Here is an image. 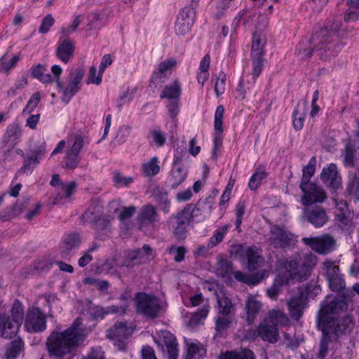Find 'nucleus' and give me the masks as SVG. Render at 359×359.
I'll return each instance as SVG.
<instances>
[{
	"label": "nucleus",
	"mask_w": 359,
	"mask_h": 359,
	"mask_svg": "<svg viewBox=\"0 0 359 359\" xmlns=\"http://www.w3.org/2000/svg\"><path fill=\"white\" fill-rule=\"evenodd\" d=\"M350 301L351 299L342 294V297L324 303L319 310L317 325L323 333L318 352L320 358H323L327 355L329 343L337 341L341 335L351 330L352 319L350 316H345L341 319L332 316L333 314L347 310L348 302Z\"/></svg>",
	"instance_id": "nucleus-1"
},
{
	"label": "nucleus",
	"mask_w": 359,
	"mask_h": 359,
	"mask_svg": "<svg viewBox=\"0 0 359 359\" xmlns=\"http://www.w3.org/2000/svg\"><path fill=\"white\" fill-rule=\"evenodd\" d=\"M85 337L82 320L80 318H77L66 330L52 332L47 339L46 347L50 355L60 358L72 353Z\"/></svg>",
	"instance_id": "nucleus-2"
},
{
	"label": "nucleus",
	"mask_w": 359,
	"mask_h": 359,
	"mask_svg": "<svg viewBox=\"0 0 359 359\" xmlns=\"http://www.w3.org/2000/svg\"><path fill=\"white\" fill-rule=\"evenodd\" d=\"M341 22L340 20H334L330 25L320 29L311 39V42L317 47V51L322 60H329L335 57L339 45H336L330 40L331 33L339 31Z\"/></svg>",
	"instance_id": "nucleus-3"
},
{
	"label": "nucleus",
	"mask_w": 359,
	"mask_h": 359,
	"mask_svg": "<svg viewBox=\"0 0 359 359\" xmlns=\"http://www.w3.org/2000/svg\"><path fill=\"white\" fill-rule=\"evenodd\" d=\"M213 205V198L209 196L204 201H200L194 206L191 204L187 205L175 217L176 221L173 224V233L176 238L184 239L186 236L187 229L194 216L195 211H206L210 213Z\"/></svg>",
	"instance_id": "nucleus-4"
},
{
	"label": "nucleus",
	"mask_w": 359,
	"mask_h": 359,
	"mask_svg": "<svg viewBox=\"0 0 359 359\" xmlns=\"http://www.w3.org/2000/svg\"><path fill=\"white\" fill-rule=\"evenodd\" d=\"M10 313V316L0 313V336L6 339L15 336L24 320L23 306L19 300L14 301Z\"/></svg>",
	"instance_id": "nucleus-5"
},
{
	"label": "nucleus",
	"mask_w": 359,
	"mask_h": 359,
	"mask_svg": "<svg viewBox=\"0 0 359 359\" xmlns=\"http://www.w3.org/2000/svg\"><path fill=\"white\" fill-rule=\"evenodd\" d=\"M231 253L238 256L242 262H246L248 269L250 271L257 270L264 266V257L262 255V250L255 245L246 248L241 245H236L231 247Z\"/></svg>",
	"instance_id": "nucleus-6"
},
{
	"label": "nucleus",
	"mask_w": 359,
	"mask_h": 359,
	"mask_svg": "<svg viewBox=\"0 0 359 359\" xmlns=\"http://www.w3.org/2000/svg\"><path fill=\"white\" fill-rule=\"evenodd\" d=\"M136 311L147 318L154 319L158 316L161 309L160 300L154 295L144 292L137 293L135 299Z\"/></svg>",
	"instance_id": "nucleus-7"
},
{
	"label": "nucleus",
	"mask_w": 359,
	"mask_h": 359,
	"mask_svg": "<svg viewBox=\"0 0 359 359\" xmlns=\"http://www.w3.org/2000/svg\"><path fill=\"white\" fill-rule=\"evenodd\" d=\"M199 1L200 0H191L190 4L184 6L179 13L175 26L177 35L184 36L190 32Z\"/></svg>",
	"instance_id": "nucleus-8"
},
{
	"label": "nucleus",
	"mask_w": 359,
	"mask_h": 359,
	"mask_svg": "<svg viewBox=\"0 0 359 359\" xmlns=\"http://www.w3.org/2000/svg\"><path fill=\"white\" fill-rule=\"evenodd\" d=\"M269 245L275 248L285 249L294 243V235L285 226L271 224L269 233Z\"/></svg>",
	"instance_id": "nucleus-9"
},
{
	"label": "nucleus",
	"mask_w": 359,
	"mask_h": 359,
	"mask_svg": "<svg viewBox=\"0 0 359 359\" xmlns=\"http://www.w3.org/2000/svg\"><path fill=\"white\" fill-rule=\"evenodd\" d=\"M303 196L301 197V202L303 205L309 206L314 203H322L327 198L325 190L314 182L300 183Z\"/></svg>",
	"instance_id": "nucleus-10"
},
{
	"label": "nucleus",
	"mask_w": 359,
	"mask_h": 359,
	"mask_svg": "<svg viewBox=\"0 0 359 359\" xmlns=\"http://www.w3.org/2000/svg\"><path fill=\"white\" fill-rule=\"evenodd\" d=\"M302 242L316 252L324 255L332 252L336 246V240L328 233L316 237H305L302 238Z\"/></svg>",
	"instance_id": "nucleus-11"
},
{
	"label": "nucleus",
	"mask_w": 359,
	"mask_h": 359,
	"mask_svg": "<svg viewBox=\"0 0 359 359\" xmlns=\"http://www.w3.org/2000/svg\"><path fill=\"white\" fill-rule=\"evenodd\" d=\"M83 218L86 222L93 224V229L100 239L104 240L111 232L110 222L112 219L111 216L100 217L88 210L84 212Z\"/></svg>",
	"instance_id": "nucleus-12"
},
{
	"label": "nucleus",
	"mask_w": 359,
	"mask_h": 359,
	"mask_svg": "<svg viewBox=\"0 0 359 359\" xmlns=\"http://www.w3.org/2000/svg\"><path fill=\"white\" fill-rule=\"evenodd\" d=\"M107 337L114 341L119 351L126 348V341L131 335L132 330L128 327L126 322H117L108 330Z\"/></svg>",
	"instance_id": "nucleus-13"
},
{
	"label": "nucleus",
	"mask_w": 359,
	"mask_h": 359,
	"mask_svg": "<svg viewBox=\"0 0 359 359\" xmlns=\"http://www.w3.org/2000/svg\"><path fill=\"white\" fill-rule=\"evenodd\" d=\"M265 41L259 34H254L252 44V62L253 66V77L257 78L263 68Z\"/></svg>",
	"instance_id": "nucleus-14"
},
{
	"label": "nucleus",
	"mask_w": 359,
	"mask_h": 359,
	"mask_svg": "<svg viewBox=\"0 0 359 359\" xmlns=\"http://www.w3.org/2000/svg\"><path fill=\"white\" fill-rule=\"evenodd\" d=\"M158 221L157 208L151 204L143 205L139 210L137 222L141 231L146 232Z\"/></svg>",
	"instance_id": "nucleus-15"
},
{
	"label": "nucleus",
	"mask_w": 359,
	"mask_h": 359,
	"mask_svg": "<svg viewBox=\"0 0 359 359\" xmlns=\"http://www.w3.org/2000/svg\"><path fill=\"white\" fill-rule=\"evenodd\" d=\"M83 69H76L71 72L68 77V84L62 90V101L68 103L72 97L80 90V83L84 76Z\"/></svg>",
	"instance_id": "nucleus-16"
},
{
	"label": "nucleus",
	"mask_w": 359,
	"mask_h": 359,
	"mask_svg": "<svg viewBox=\"0 0 359 359\" xmlns=\"http://www.w3.org/2000/svg\"><path fill=\"white\" fill-rule=\"evenodd\" d=\"M302 216L304 220L316 228L322 227L329 219L325 208L321 206H306L303 209Z\"/></svg>",
	"instance_id": "nucleus-17"
},
{
	"label": "nucleus",
	"mask_w": 359,
	"mask_h": 359,
	"mask_svg": "<svg viewBox=\"0 0 359 359\" xmlns=\"http://www.w3.org/2000/svg\"><path fill=\"white\" fill-rule=\"evenodd\" d=\"M25 327L29 332H42L46 328L45 315L38 309L32 308L27 311Z\"/></svg>",
	"instance_id": "nucleus-18"
},
{
	"label": "nucleus",
	"mask_w": 359,
	"mask_h": 359,
	"mask_svg": "<svg viewBox=\"0 0 359 359\" xmlns=\"http://www.w3.org/2000/svg\"><path fill=\"white\" fill-rule=\"evenodd\" d=\"M81 238L78 233L65 234L60 245V255L64 259H69L74 254V250L79 248Z\"/></svg>",
	"instance_id": "nucleus-19"
},
{
	"label": "nucleus",
	"mask_w": 359,
	"mask_h": 359,
	"mask_svg": "<svg viewBox=\"0 0 359 359\" xmlns=\"http://www.w3.org/2000/svg\"><path fill=\"white\" fill-rule=\"evenodd\" d=\"M153 256V250L147 245L144 244L141 249H137L134 251L128 252L127 257L123 263V266L127 268L133 266V262L137 261V264H140L143 261H148Z\"/></svg>",
	"instance_id": "nucleus-20"
},
{
	"label": "nucleus",
	"mask_w": 359,
	"mask_h": 359,
	"mask_svg": "<svg viewBox=\"0 0 359 359\" xmlns=\"http://www.w3.org/2000/svg\"><path fill=\"white\" fill-rule=\"evenodd\" d=\"M288 312L290 317L294 320H299L307 306L306 298L303 294L292 297L287 301Z\"/></svg>",
	"instance_id": "nucleus-21"
},
{
	"label": "nucleus",
	"mask_w": 359,
	"mask_h": 359,
	"mask_svg": "<svg viewBox=\"0 0 359 359\" xmlns=\"http://www.w3.org/2000/svg\"><path fill=\"white\" fill-rule=\"evenodd\" d=\"M320 178L327 187L334 191L341 187V180L335 164L331 163L327 168H324L320 174Z\"/></svg>",
	"instance_id": "nucleus-22"
},
{
	"label": "nucleus",
	"mask_w": 359,
	"mask_h": 359,
	"mask_svg": "<svg viewBox=\"0 0 359 359\" xmlns=\"http://www.w3.org/2000/svg\"><path fill=\"white\" fill-rule=\"evenodd\" d=\"M128 306L125 304L123 306H110L104 308L100 306H94L90 307L88 310L89 315L94 320L102 319L104 317L109 313H126Z\"/></svg>",
	"instance_id": "nucleus-23"
},
{
	"label": "nucleus",
	"mask_w": 359,
	"mask_h": 359,
	"mask_svg": "<svg viewBox=\"0 0 359 359\" xmlns=\"http://www.w3.org/2000/svg\"><path fill=\"white\" fill-rule=\"evenodd\" d=\"M74 49V42L69 39H65L58 41L55 53L59 60L67 64L72 58Z\"/></svg>",
	"instance_id": "nucleus-24"
},
{
	"label": "nucleus",
	"mask_w": 359,
	"mask_h": 359,
	"mask_svg": "<svg viewBox=\"0 0 359 359\" xmlns=\"http://www.w3.org/2000/svg\"><path fill=\"white\" fill-rule=\"evenodd\" d=\"M176 65L177 61L174 58H170L160 62L158 69L153 73L151 83L156 86L158 83L161 84L164 83L168 71L174 68Z\"/></svg>",
	"instance_id": "nucleus-25"
},
{
	"label": "nucleus",
	"mask_w": 359,
	"mask_h": 359,
	"mask_svg": "<svg viewBox=\"0 0 359 359\" xmlns=\"http://www.w3.org/2000/svg\"><path fill=\"white\" fill-rule=\"evenodd\" d=\"M224 113V108L222 105H219L215 114V137H214V148L218 149L222 144V133L224 131L222 119Z\"/></svg>",
	"instance_id": "nucleus-26"
},
{
	"label": "nucleus",
	"mask_w": 359,
	"mask_h": 359,
	"mask_svg": "<svg viewBox=\"0 0 359 359\" xmlns=\"http://www.w3.org/2000/svg\"><path fill=\"white\" fill-rule=\"evenodd\" d=\"M262 309V304L257 300L256 297L253 295L248 297L245 304V310L246 313V320L249 325L254 323Z\"/></svg>",
	"instance_id": "nucleus-27"
},
{
	"label": "nucleus",
	"mask_w": 359,
	"mask_h": 359,
	"mask_svg": "<svg viewBox=\"0 0 359 359\" xmlns=\"http://www.w3.org/2000/svg\"><path fill=\"white\" fill-rule=\"evenodd\" d=\"M259 337L264 341L276 343L279 338V333L276 325H271L264 320L259 325Z\"/></svg>",
	"instance_id": "nucleus-28"
},
{
	"label": "nucleus",
	"mask_w": 359,
	"mask_h": 359,
	"mask_svg": "<svg viewBox=\"0 0 359 359\" xmlns=\"http://www.w3.org/2000/svg\"><path fill=\"white\" fill-rule=\"evenodd\" d=\"M161 339L167 348L168 359H177L178 343L175 337L168 331H163L161 332Z\"/></svg>",
	"instance_id": "nucleus-29"
},
{
	"label": "nucleus",
	"mask_w": 359,
	"mask_h": 359,
	"mask_svg": "<svg viewBox=\"0 0 359 359\" xmlns=\"http://www.w3.org/2000/svg\"><path fill=\"white\" fill-rule=\"evenodd\" d=\"M328 283L329 287L332 291L341 292L344 297H347L348 299H352L354 296V292L351 289L346 288V283L341 273L328 280Z\"/></svg>",
	"instance_id": "nucleus-30"
},
{
	"label": "nucleus",
	"mask_w": 359,
	"mask_h": 359,
	"mask_svg": "<svg viewBox=\"0 0 359 359\" xmlns=\"http://www.w3.org/2000/svg\"><path fill=\"white\" fill-rule=\"evenodd\" d=\"M43 154V148L33 151L30 156L25 158L20 170L24 173L31 172L34 168L39 163V159L42 158Z\"/></svg>",
	"instance_id": "nucleus-31"
},
{
	"label": "nucleus",
	"mask_w": 359,
	"mask_h": 359,
	"mask_svg": "<svg viewBox=\"0 0 359 359\" xmlns=\"http://www.w3.org/2000/svg\"><path fill=\"white\" fill-rule=\"evenodd\" d=\"M233 276L236 280L239 282L246 283L248 285H255L259 283L262 280H263L266 276H268V272L266 271H264L262 273H255L251 276H248L243 273L242 271H237L233 272Z\"/></svg>",
	"instance_id": "nucleus-32"
},
{
	"label": "nucleus",
	"mask_w": 359,
	"mask_h": 359,
	"mask_svg": "<svg viewBox=\"0 0 359 359\" xmlns=\"http://www.w3.org/2000/svg\"><path fill=\"white\" fill-rule=\"evenodd\" d=\"M306 110L307 101L304 100L299 102L293 113V126L296 130H299L303 128Z\"/></svg>",
	"instance_id": "nucleus-33"
},
{
	"label": "nucleus",
	"mask_w": 359,
	"mask_h": 359,
	"mask_svg": "<svg viewBox=\"0 0 359 359\" xmlns=\"http://www.w3.org/2000/svg\"><path fill=\"white\" fill-rule=\"evenodd\" d=\"M187 171L182 166H173L170 174L169 182L172 189H177L187 178Z\"/></svg>",
	"instance_id": "nucleus-34"
},
{
	"label": "nucleus",
	"mask_w": 359,
	"mask_h": 359,
	"mask_svg": "<svg viewBox=\"0 0 359 359\" xmlns=\"http://www.w3.org/2000/svg\"><path fill=\"white\" fill-rule=\"evenodd\" d=\"M265 320L277 327L278 325H286L289 322V318L284 311L280 309H273L269 311Z\"/></svg>",
	"instance_id": "nucleus-35"
},
{
	"label": "nucleus",
	"mask_w": 359,
	"mask_h": 359,
	"mask_svg": "<svg viewBox=\"0 0 359 359\" xmlns=\"http://www.w3.org/2000/svg\"><path fill=\"white\" fill-rule=\"evenodd\" d=\"M22 135L20 127L15 123L11 124L8 126L4 137V140L6 143H10L15 146L19 141Z\"/></svg>",
	"instance_id": "nucleus-36"
},
{
	"label": "nucleus",
	"mask_w": 359,
	"mask_h": 359,
	"mask_svg": "<svg viewBox=\"0 0 359 359\" xmlns=\"http://www.w3.org/2000/svg\"><path fill=\"white\" fill-rule=\"evenodd\" d=\"M346 191L355 201H359V177L355 173L349 174Z\"/></svg>",
	"instance_id": "nucleus-37"
},
{
	"label": "nucleus",
	"mask_w": 359,
	"mask_h": 359,
	"mask_svg": "<svg viewBox=\"0 0 359 359\" xmlns=\"http://www.w3.org/2000/svg\"><path fill=\"white\" fill-rule=\"evenodd\" d=\"M335 219L342 231H348L354 226L353 216L351 212H335Z\"/></svg>",
	"instance_id": "nucleus-38"
},
{
	"label": "nucleus",
	"mask_w": 359,
	"mask_h": 359,
	"mask_svg": "<svg viewBox=\"0 0 359 359\" xmlns=\"http://www.w3.org/2000/svg\"><path fill=\"white\" fill-rule=\"evenodd\" d=\"M299 264L303 265L301 271L302 274H310L312 269L316 264V256L312 253H306L302 255H298Z\"/></svg>",
	"instance_id": "nucleus-39"
},
{
	"label": "nucleus",
	"mask_w": 359,
	"mask_h": 359,
	"mask_svg": "<svg viewBox=\"0 0 359 359\" xmlns=\"http://www.w3.org/2000/svg\"><path fill=\"white\" fill-rule=\"evenodd\" d=\"M217 301L219 313L223 316H229L234 312V306L231 300L225 294H217Z\"/></svg>",
	"instance_id": "nucleus-40"
},
{
	"label": "nucleus",
	"mask_w": 359,
	"mask_h": 359,
	"mask_svg": "<svg viewBox=\"0 0 359 359\" xmlns=\"http://www.w3.org/2000/svg\"><path fill=\"white\" fill-rule=\"evenodd\" d=\"M219 359H255V355L251 350L244 348L240 351H226L219 355Z\"/></svg>",
	"instance_id": "nucleus-41"
},
{
	"label": "nucleus",
	"mask_w": 359,
	"mask_h": 359,
	"mask_svg": "<svg viewBox=\"0 0 359 359\" xmlns=\"http://www.w3.org/2000/svg\"><path fill=\"white\" fill-rule=\"evenodd\" d=\"M181 86L177 80L170 85L166 86L162 91L161 98L176 99L181 95Z\"/></svg>",
	"instance_id": "nucleus-42"
},
{
	"label": "nucleus",
	"mask_w": 359,
	"mask_h": 359,
	"mask_svg": "<svg viewBox=\"0 0 359 359\" xmlns=\"http://www.w3.org/2000/svg\"><path fill=\"white\" fill-rule=\"evenodd\" d=\"M153 196L160 205H162V210L165 212H169L170 202L168 198V194L165 191L159 187H156L153 190Z\"/></svg>",
	"instance_id": "nucleus-43"
},
{
	"label": "nucleus",
	"mask_w": 359,
	"mask_h": 359,
	"mask_svg": "<svg viewBox=\"0 0 359 359\" xmlns=\"http://www.w3.org/2000/svg\"><path fill=\"white\" fill-rule=\"evenodd\" d=\"M206 351L201 344H190L188 345L186 359H201L205 355Z\"/></svg>",
	"instance_id": "nucleus-44"
},
{
	"label": "nucleus",
	"mask_w": 359,
	"mask_h": 359,
	"mask_svg": "<svg viewBox=\"0 0 359 359\" xmlns=\"http://www.w3.org/2000/svg\"><path fill=\"white\" fill-rule=\"evenodd\" d=\"M216 271L217 275L223 278L229 277L233 271L232 263L226 259H219L217 262Z\"/></svg>",
	"instance_id": "nucleus-45"
},
{
	"label": "nucleus",
	"mask_w": 359,
	"mask_h": 359,
	"mask_svg": "<svg viewBox=\"0 0 359 359\" xmlns=\"http://www.w3.org/2000/svg\"><path fill=\"white\" fill-rule=\"evenodd\" d=\"M24 343L20 339H15L11 342L6 351V356L8 359H12L17 357L22 350Z\"/></svg>",
	"instance_id": "nucleus-46"
},
{
	"label": "nucleus",
	"mask_w": 359,
	"mask_h": 359,
	"mask_svg": "<svg viewBox=\"0 0 359 359\" xmlns=\"http://www.w3.org/2000/svg\"><path fill=\"white\" fill-rule=\"evenodd\" d=\"M316 159L314 156L311 158L307 165L304 166L302 170V177L300 183H309L311 177L314 175L316 170Z\"/></svg>",
	"instance_id": "nucleus-47"
},
{
	"label": "nucleus",
	"mask_w": 359,
	"mask_h": 359,
	"mask_svg": "<svg viewBox=\"0 0 359 359\" xmlns=\"http://www.w3.org/2000/svg\"><path fill=\"white\" fill-rule=\"evenodd\" d=\"M67 144L68 147L67 151L79 155L83 145V138L81 135H76L69 137L68 139Z\"/></svg>",
	"instance_id": "nucleus-48"
},
{
	"label": "nucleus",
	"mask_w": 359,
	"mask_h": 359,
	"mask_svg": "<svg viewBox=\"0 0 359 359\" xmlns=\"http://www.w3.org/2000/svg\"><path fill=\"white\" fill-rule=\"evenodd\" d=\"M268 176V173L260 168H257L250 179L248 184L251 190H257L262 184V181Z\"/></svg>",
	"instance_id": "nucleus-49"
},
{
	"label": "nucleus",
	"mask_w": 359,
	"mask_h": 359,
	"mask_svg": "<svg viewBox=\"0 0 359 359\" xmlns=\"http://www.w3.org/2000/svg\"><path fill=\"white\" fill-rule=\"evenodd\" d=\"M158 158L154 156L150 161L142 165L144 174L147 177H152L157 175L160 171V167L158 165Z\"/></svg>",
	"instance_id": "nucleus-50"
},
{
	"label": "nucleus",
	"mask_w": 359,
	"mask_h": 359,
	"mask_svg": "<svg viewBox=\"0 0 359 359\" xmlns=\"http://www.w3.org/2000/svg\"><path fill=\"white\" fill-rule=\"evenodd\" d=\"M81 162V157L79 154L66 151L65 156V166L64 168L69 170H74Z\"/></svg>",
	"instance_id": "nucleus-51"
},
{
	"label": "nucleus",
	"mask_w": 359,
	"mask_h": 359,
	"mask_svg": "<svg viewBox=\"0 0 359 359\" xmlns=\"http://www.w3.org/2000/svg\"><path fill=\"white\" fill-rule=\"evenodd\" d=\"M134 182L133 177L123 176L120 172L115 171L113 173V182L118 187H128Z\"/></svg>",
	"instance_id": "nucleus-52"
},
{
	"label": "nucleus",
	"mask_w": 359,
	"mask_h": 359,
	"mask_svg": "<svg viewBox=\"0 0 359 359\" xmlns=\"http://www.w3.org/2000/svg\"><path fill=\"white\" fill-rule=\"evenodd\" d=\"M323 270L326 273L327 280H330L332 278H334L340 274L339 268L334 264V262L327 260L323 262Z\"/></svg>",
	"instance_id": "nucleus-53"
},
{
	"label": "nucleus",
	"mask_w": 359,
	"mask_h": 359,
	"mask_svg": "<svg viewBox=\"0 0 359 359\" xmlns=\"http://www.w3.org/2000/svg\"><path fill=\"white\" fill-rule=\"evenodd\" d=\"M41 100V95L39 92H35L32 94L25 107L24 108L22 113L24 114H31L34 109L38 106Z\"/></svg>",
	"instance_id": "nucleus-54"
},
{
	"label": "nucleus",
	"mask_w": 359,
	"mask_h": 359,
	"mask_svg": "<svg viewBox=\"0 0 359 359\" xmlns=\"http://www.w3.org/2000/svg\"><path fill=\"white\" fill-rule=\"evenodd\" d=\"M355 149L351 144H347L344 151V163L346 166L354 167L356 164L355 163L354 156Z\"/></svg>",
	"instance_id": "nucleus-55"
},
{
	"label": "nucleus",
	"mask_w": 359,
	"mask_h": 359,
	"mask_svg": "<svg viewBox=\"0 0 359 359\" xmlns=\"http://www.w3.org/2000/svg\"><path fill=\"white\" fill-rule=\"evenodd\" d=\"M186 252V248L184 246H171L168 249V252L173 255V259L177 262L184 260Z\"/></svg>",
	"instance_id": "nucleus-56"
},
{
	"label": "nucleus",
	"mask_w": 359,
	"mask_h": 359,
	"mask_svg": "<svg viewBox=\"0 0 359 359\" xmlns=\"http://www.w3.org/2000/svg\"><path fill=\"white\" fill-rule=\"evenodd\" d=\"M226 226H224L221 230H217L213 236L210 238L208 247L209 248H212L219 243L223 240L224 235L226 233Z\"/></svg>",
	"instance_id": "nucleus-57"
},
{
	"label": "nucleus",
	"mask_w": 359,
	"mask_h": 359,
	"mask_svg": "<svg viewBox=\"0 0 359 359\" xmlns=\"http://www.w3.org/2000/svg\"><path fill=\"white\" fill-rule=\"evenodd\" d=\"M6 55L0 59V69L1 71L8 73L11 69L15 67L20 58L18 55L13 56L8 62H5Z\"/></svg>",
	"instance_id": "nucleus-58"
},
{
	"label": "nucleus",
	"mask_w": 359,
	"mask_h": 359,
	"mask_svg": "<svg viewBox=\"0 0 359 359\" xmlns=\"http://www.w3.org/2000/svg\"><path fill=\"white\" fill-rule=\"evenodd\" d=\"M225 85L226 75L223 72H220L215 85V92L217 97L224 93Z\"/></svg>",
	"instance_id": "nucleus-59"
},
{
	"label": "nucleus",
	"mask_w": 359,
	"mask_h": 359,
	"mask_svg": "<svg viewBox=\"0 0 359 359\" xmlns=\"http://www.w3.org/2000/svg\"><path fill=\"white\" fill-rule=\"evenodd\" d=\"M298 264H299L298 255L285 263V269L292 278H295V272L297 270Z\"/></svg>",
	"instance_id": "nucleus-60"
},
{
	"label": "nucleus",
	"mask_w": 359,
	"mask_h": 359,
	"mask_svg": "<svg viewBox=\"0 0 359 359\" xmlns=\"http://www.w3.org/2000/svg\"><path fill=\"white\" fill-rule=\"evenodd\" d=\"M208 311V306H204L191 316L190 322L194 325L198 324L202 319L207 317Z\"/></svg>",
	"instance_id": "nucleus-61"
},
{
	"label": "nucleus",
	"mask_w": 359,
	"mask_h": 359,
	"mask_svg": "<svg viewBox=\"0 0 359 359\" xmlns=\"http://www.w3.org/2000/svg\"><path fill=\"white\" fill-rule=\"evenodd\" d=\"M149 137L156 143V146L161 147L165 142V136L158 130H152L149 133Z\"/></svg>",
	"instance_id": "nucleus-62"
},
{
	"label": "nucleus",
	"mask_w": 359,
	"mask_h": 359,
	"mask_svg": "<svg viewBox=\"0 0 359 359\" xmlns=\"http://www.w3.org/2000/svg\"><path fill=\"white\" fill-rule=\"evenodd\" d=\"M55 20L50 14L47 15L42 20L39 31L41 34L47 33L49 29L53 25Z\"/></svg>",
	"instance_id": "nucleus-63"
},
{
	"label": "nucleus",
	"mask_w": 359,
	"mask_h": 359,
	"mask_svg": "<svg viewBox=\"0 0 359 359\" xmlns=\"http://www.w3.org/2000/svg\"><path fill=\"white\" fill-rule=\"evenodd\" d=\"M231 323V318L228 316L224 317H219L216 320V330L218 332H222L227 329Z\"/></svg>",
	"instance_id": "nucleus-64"
}]
</instances>
